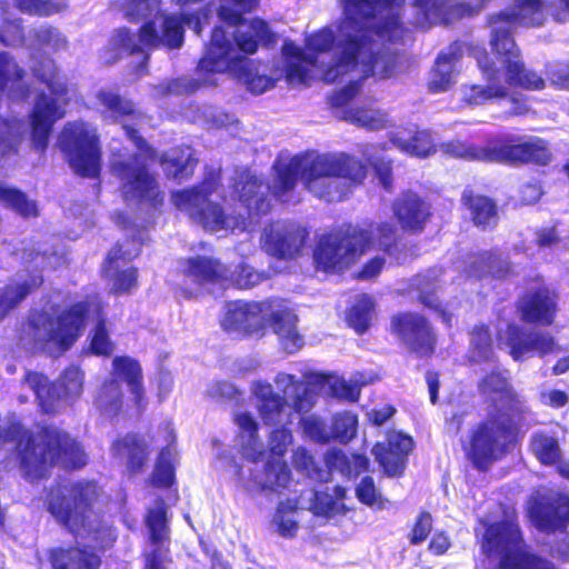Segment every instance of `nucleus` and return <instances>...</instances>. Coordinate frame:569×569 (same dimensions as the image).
I'll use <instances>...</instances> for the list:
<instances>
[{"instance_id": "nucleus-1", "label": "nucleus", "mask_w": 569, "mask_h": 569, "mask_svg": "<svg viewBox=\"0 0 569 569\" xmlns=\"http://www.w3.org/2000/svg\"><path fill=\"white\" fill-rule=\"evenodd\" d=\"M407 0L399 7L378 8L376 18L355 17L341 20L338 26L336 59L321 70L326 83H335L343 76L360 69L363 78H391L399 64V53L387 48H376L375 36L382 42L397 44L403 41L408 31L402 12Z\"/></svg>"}, {"instance_id": "nucleus-2", "label": "nucleus", "mask_w": 569, "mask_h": 569, "mask_svg": "<svg viewBox=\"0 0 569 569\" xmlns=\"http://www.w3.org/2000/svg\"><path fill=\"white\" fill-rule=\"evenodd\" d=\"M483 396H497L509 412L495 409L476 422L468 431L461 448L466 460L479 472H487L493 463L506 458L520 446L523 410L518 393L509 379L499 370H491L478 382Z\"/></svg>"}, {"instance_id": "nucleus-3", "label": "nucleus", "mask_w": 569, "mask_h": 569, "mask_svg": "<svg viewBox=\"0 0 569 569\" xmlns=\"http://www.w3.org/2000/svg\"><path fill=\"white\" fill-rule=\"evenodd\" d=\"M368 172L367 161L345 151L296 154L287 163L274 166L272 193L282 199L295 190L300 179L318 200L343 202L365 183Z\"/></svg>"}, {"instance_id": "nucleus-4", "label": "nucleus", "mask_w": 569, "mask_h": 569, "mask_svg": "<svg viewBox=\"0 0 569 569\" xmlns=\"http://www.w3.org/2000/svg\"><path fill=\"white\" fill-rule=\"evenodd\" d=\"M14 443L18 468L29 482L47 480L52 469L77 471L88 463L82 443L69 431L53 423L26 429L19 422L0 425V447Z\"/></svg>"}, {"instance_id": "nucleus-5", "label": "nucleus", "mask_w": 569, "mask_h": 569, "mask_svg": "<svg viewBox=\"0 0 569 569\" xmlns=\"http://www.w3.org/2000/svg\"><path fill=\"white\" fill-rule=\"evenodd\" d=\"M546 8L545 0H511L507 9L491 13L487 18L490 48L501 60L506 82L510 87L530 91L542 90L546 87L541 76L526 68L515 40L517 26L538 28L545 23Z\"/></svg>"}, {"instance_id": "nucleus-6", "label": "nucleus", "mask_w": 569, "mask_h": 569, "mask_svg": "<svg viewBox=\"0 0 569 569\" xmlns=\"http://www.w3.org/2000/svg\"><path fill=\"white\" fill-rule=\"evenodd\" d=\"M371 243V231L351 222L325 231L317 236L312 248L315 269L342 274L361 259Z\"/></svg>"}, {"instance_id": "nucleus-7", "label": "nucleus", "mask_w": 569, "mask_h": 569, "mask_svg": "<svg viewBox=\"0 0 569 569\" xmlns=\"http://www.w3.org/2000/svg\"><path fill=\"white\" fill-rule=\"evenodd\" d=\"M91 311L97 322L90 336L89 351L98 357L112 355L114 343L109 336L104 303L97 295L70 305L57 317V329L50 332L49 339L54 341L61 352L69 350L79 339Z\"/></svg>"}, {"instance_id": "nucleus-8", "label": "nucleus", "mask_w": 569, "mask_h": 569, "mask_svg": "<svg viewBox=\"0 0 569 569\" xmlns=\"http://www.w3.org/2000/svg\"><path fill=\"white\" fill-rule=\"evenodd\" d=\"M103 490L94 479H78L50 490L47 509L73 536L89 528Z\"/></svg>"}, {"instance_id": "nucleus-9", "label": "nucleus", "mask_w": 569, "mask_h": 569, "mask_svg": "<svg viewBox=\"0 0 569 569\" xmlns=\"http://www.w3.org/2000/svg\"><path fill=\"white\" fill-rule=\"evenodd\" d=\"M523 543L520 525L512 518L487 526L482 536L481 551L487 558L505 552L498 561L497 569H561L548 557L520 548Z\"/></svg>"}, {"instance_id": "nucleus-10", "label": "nucleus", "mask_w": 569, "mask_h": 569, "mask_svg": "<svg viewBox=\"0 0 569 569\" xmlns=\"http://www.w3.org/2000/svg\"><path fill=\"white\" fill-rule=\"evenodd\" d=\"M221 170L210 168L197 184L172 191L171 201L176 208L186 211L206 230L220 231L234 228L239 224L238 219L227 214L220 203L209 200L221 186Z\"/></svg>"}, {"instance_id": "nucleus-11", "label": "nucleus", "mask_w": 569, "mask_h": 569, "mask_svg": "<svg viewBox=\"0 0 569 569\" xmlns=\"http://www.w3.org/2000/svg\"><path fill=\"white\" fill-rule=\"evenodd\" d=\"M58 147L76 174L99 178L102 149L97 127L82 119L66 122L59 134Z\"/></svg>"}, {"instance_id": "nucleus-12", "label": "nucleus", "mask_w": 569, "mask_h": 569, "mask_svg": "<svg viewBox=\"0 0 569 569\" xmlns=\"http://www.w3.org/2000/svg\"><path fill=\"white\" fill-rule=\"evenodd\" d=\"M112 378L101 385L96 402L98 408L109 416H118L122 410L123 395L120 382L128 385L133 402L139 410L147 405L143 388V375L140 362L129 356H116L112 360Z\"/></svg>"}, {"instance_id": "nucleus-13", "label": "nucleus", "mask_w": 569, "mask_h": 569, "mask_svg": "<svg viewBox=\"0 0 569 569\" xmlns=\"http://www.w3.org/2000/svg\"><path fill=\"white\" fill-rule=\"evenodd\" d=\"M112 174L120 181V191L124 201L147 204L160 209L164 204V192L160 188L157 174L150 171L138 153L128 159L111 163Z\"/></svg>"}, {"instance_id": "nucleus-14", "label": "nucleus", "mask_w": 569, "mask_h": 569, "mask_svg": "<svg viewBox=\"0 0 569 569\" xmlns=\"http://www.w3.org/2000/svg\"><path fill=\"white\" fill-rule=\"evenodd\" d=\"M233 46L227 38L221 26H216L210 36L203 57L199 60L198 69L203 73L234 72L244 77L250 91L262 93L268 89L270 81L264 77L250 78V68L247 59L241 56H232Z\"/></svg>"}, {"instance_id": "nucleus-15", "label": "nucleus", "mask_w": 569, "mask_h": 569, "mask_svg": "<svg viewBox=\"0 0 569 569\" xmlns=\"http://www.w3.org/2000/svg\"><path fill=\"white\" fill-rule=\"evenodd\" d=\"M176 273L174 288L184 299L197 297L207 286L228 280V267L220 259L206 254L181 258Z\"/></svg>"}, {"instance_id": "nucleus-16", "label": "nucleus", "mask_w": 569, "mask_h": 569, "mask_svg": "<svg viewBox=\"0 0 569 569\" xmlns=\"http://www.w3.org/2000/svg\"><path fill=\"white\" fill-rule=\"evenodd\" d=\"M552 158L549 143L540 137L522 139L509 134L493 136L492 163L547 167Z\"/></svg>"}, {"instance_id": "nucleus-17", "label": "nucleus", "mask_w": 569, "mask_h": 569, "mask_svg": "<svg viewBox=\"0 0 569 569\" xmlns=\"http://www.w3.org/2000/svg\"><path fill=\"white\" fill-rule=\"evenodd\" d=\"M390 333L418 357L430 358L436 352V329L421 312L406 310L393 313L390 317Z\"/></svg>"}, {"instance_id": "nucleus-18", "label": "nucleus", "mask_w": 569, "mask_h": 569, "mask_svg": "<svg viewBox=\"0 0 569 569\" xmlns=\"http://www.w3.org/2000/svg\"><path fill=\"white\" fill-rule=\"evenodd\" d=\"M97 101L102 107V118L113 123H121L126 137L133 146L148 159L153 160L157 157L156 149L148 143L138 129L126 123V121H136L143 118V112L131 100L118 92L110 90H99L96 94Z\"/></svg>"}, {"instance_id": "nucleus-19", "label": "nucleus", "mask_w": 569, "mask_h": 569, "mask_svg": "<svg viewBox=\"0 0 569 569\" xmlns=\"http://www.w3.org/2000/svg\"><path fill=\"white\" fill-rule=\"evenodd\" d=\"M527 517L543 533L565 532L569 526V495L551 496L539 491L528 498Z\"/></svg>"}, {"instance_id": "nucleus-20", "label": "nucleus", "mask_w": 569, "mask_h": 569, "mask_svg": "<svg viewBox=\"0 0 569 569\" xmlns=\"http://www.w3.org/2000/svg\"><path fill=\"white\" fill-rule=\"evenodd\" d=\"M516 311L527 325L550 327L559 311V295L543 281L526 288L517 298Z\"/></svg>"}, {"instance_id": "nucleus-21", "label": "nucleus", "mask_w": 569, "mask_h": 569, "mask_svg": "<svg viewBox=\"0 0 569 569\" xmlns=\"http://www.w3.org/2000/svg\"><path fill=\"white\" fill-rule=\"evenodd\" d=\"M499 345H505L513 361L521 362L528 355L546 357L561 350L555 337L547 331L527 330L516 322H508L498 333Z\"/></svg>"}, {"instance_id": "nucleus-22", "label": "nucleus", "mask_w": 569, "mask_h": 569, "mask_svg": "<svg viewBox=\"0 0 569 569\" xmlns=\"http://www.w3.org/2000/svg\"><path fill=\"white\" fill-rule=\"evenodd\" d=\"M146 526L152 548L143 553L142 569H167V565L172 562V558L168 511L162 498H158L156 506L148 510Z\"/></svg>"}, {"instance_id": "nucleus-23", "label": "nucleus", "mask_w": 569, "mask_h": 569, "mask_svg": "<svg viewBox=\"0 0 569 569\" xmlns=\"http://www.w3.org/2000/svg\"><path fill=\"white\" fill-rule=\"evenodd\" d=\"M468 52L476 59L482 78L488 82V84H471L467 87L463 94L466 103L469 106H481L493 100L507 98L509 96V90L506 86L499 82V69L490 59L485 47L469 44Z\"/></svg>"}, {"instance_id": "nucleus-24", "label": "nucleus", "mask_w": 569, "mask_h": 569, "mask_svg": "<svg viewBox=\"0 0 569 569\" xmlns=\"http://www.w3.org/2000/svg\"><path fill=\"white\" fill-rule=\"evenodd\" d=\"M415 448L411 436L398 430H388L385 441L373 445L371 452L388 477H402L409 456Z\"/></svg>"}, {"instance_id": "nucleus-25", "label": "nucleus", "mask_w": 569, "mask_h": 569, "mask_svg": "<svg viewBox=\"0 0 569 569\" xmlns=\"http://www.w3.org/2000/svg\"><path fill=\"white\" fill-rule=\"evenodd\" d=\"M231 190L233 200L246 209L249 219L270 212L271 188L266 179L246 170L236 177Z\"/></svg>"}, {"instance_id": "nucleus-26", "label": "nucleus", "mask_w": 569, "mask_h": 569, "mask_svg": "<svg viewBox=\"0 0 569 569\" xmlns=\"http://www.w3.org/2000/svg\"><path fill=\"white\" fill-rule=\"evenodd\" d=\"M309 238L307 227L295 221H277L266 229V250L278 259H293L300 254Z\"/></svg>"}, {"instance_id": "nucleus-27", "label": "nucleus", "mask_w": 569, "mask_h": 569, "mask_svg": "<svg viewBox=\"0 0 569 569\" xmlns=\"http://www.w3.org/2000/svg\"><path fill=\"white\" fill-rule=\"evenodd\" d=\"M66 114L54 97L40 91L29 114L30 137L34 150L44 152L49 146L54 123Z\"/></svg>"}, {"instance_id": "nucleus-28", "label": "nucleus", "mask_w": 569, "mask_h": 569, "mask_svg": "<svg viewBox=\"0 0 569 569\" xmlns=\"http://www.w3.org/2000/svg\"><path fill=\"white\" fill-rule=\"evenodd\" d=\"M391 209L402 231L409 234L422 233L433 216L431 203L412 190L401 192Z\"/></svg>"}, {"instance_id": "nucleus-29", "label": "nucleus", "mask_w": 569, "mask_h": 569, "mask_svg": "<svg viewBox=\"0 0 569 569\" xmlns=\"http://www.w3.org/2000/svg\"><path fill=\"white\" fill-rule=\"evenodd\" d=\"M490 0H475L471 4L453 0H411L412 7L427 20H436L445 26L452 24L463 18L477 16Z\"/></svg>"}, {"instance_id": "nucleus-30", "label": "nucleus", "mask_w": 569, "mask_h": 569, "mask_svg": "<svg viewBox=\"0 0 569 569\" xmlns=\"http://www.w3.org/2000/svg\"><path fill=\"white\" fill-rule=\"evenodd\" d=\"M47 559L51 569H100L102 565L93 547L80 543L51 547Z\"/></svg>"}, {"instance_id": "nucleus-31", "label": "nucleus", "mask_w": 569, "mask_h": 569, "mask_svg": "<svg viewBox=\"0 0 569 569\" xmlns=\"http://www.w3.org/2000/svg\"><path fill=\"white\" fill-rule=\"evenodd\" d=\"M469 44L455 40L448 46L446 51L438 53L427 83L429 92H445L452 86L455 64L461 59L463 50H468Z\"/></svg>"}, {"instance_id": "nucleus-32", "label": "nucleus", "mask_w": 569, "mask_h": 569, "mask_svg": "<svg viewBox=\"0 0 569 569\" xmlns=\"http://www.w3.org/2000/svg\"><path fill=\"white\" fill-rule=\"evenodd\" d=\"M26 71L7 51L0 52V97L12 101H28L32 94L31 86L23 81Z\"/></svg>"}, {"instance_id": "nucleus-33", "label": "nucleus", "mask_w": 569, "mask_h": 569, "mask_svg": "<svg viewBox=\"0 0 569 569\" xmlns=\"http://www.w3.org/2000/svg\"><path fill=\"white\" fill-rule=\"evenodd\" d=\"M112 451L116 456L126 458L127 472L130 476L143 471L149 460V445L144 437L138 432H127L112 442Z\"/></svg>"}, {"instance_id": "nucleus-34", "label": "nucleus", "mask_w": 569, "mask_h": 569, "mask_svg": "<svg viewBox=\"0 0 569 569\" xmlns=\"http://www.w3.org/2000/svg\"><path fill=\"white\" fill-rule=\"evenodd\" d=\"M461 204L469 212L470 220L477 228L486 231L497 227L499 210L493 198L467 188L461 193Z\"/></svg>"}, {"instance_id": "nucleus-35", "label": "nucleus", "mask_w": 569, "mask_h": 569, "mask_svg": "<svg viewBox=\"0 0 569 569\" xmlns=\"http://www.w3.org/2000/svg\"><path fill=\"white\" fill-rule=\"evenodd\" d=\"M258 401L257 411L264 426H279L288 419V401L276 392L270 383L259 386L254 391Z\"/></svg>"}, {"instance_id": "nucleus-36", "label": "nucleus", "mask_w": 569, "mask_h": 569, "mask_svg": "<svg viewBox=\"0 0 569 569\" xmlns=\"http://www.w3.org/2000/svg\"><path fill=\"white\" fill-rule=\"evenodd\" d=\"M166 178L182 181L191 178L198 164V159L188 147L177 146L162 152L158 159Z\"/></svg>"}, {"instance_id": "nucleus-37", "label": "nucleus", "mask_w": 569, "mask_h": 569, "mask_svg": "<svg viewBox=\"0 0 569 569\" xmlns=\"http://www.w3.org/2000/svg\"><path fill=\"white\" fill-rule=\"evenodd\" d=\"M44 282L41 272L30 273L28 278L21 282L8 283L0 288V322L3 321L9 313L17 309L20 303L30 295L39 290Z\"/></svg>"}, {"instance_id": "nucleus-38", "label": "nucleus", "mask_w": 569, "mask_h": 569, "mask_svg": "<svg viewBox=\"0 0 569 569\" xmlns=\"http://www.w3.org/2000/svg\"><path fill=\"white\" fill-rule=\"evenodd\" d=\"M30 389L34 392L41 411L46 415L57 412V403L66 399L62 389L58 382H51L48 377L39 371L27 370L23 376Z\"/></svg>"}, {"instance_id": "nucleus-39", "label": "nucleus", "mask_w": 569, "mask_h": 569, "mask_svg": "<svg viewBox=\"0 0 569 569\" xmlns=\"http://www.w3.org/2000/svg\"><path fill=\"white\" fill-rule=\"evenodd\" d=\"M282 53L286 58L284 73L289 82L309 86L310 71L308 66L317 67L318 58L308 54L305 49L293 42H284Z\"/></svg>"}, {"instance_id": "nucleus-40", "label": "nucleus", "mask_w": 569, "mask_h": 569, "mask_svg": "<svg viewBox=\"0 0 569 569\" xmlns=\"http://www.w3.org/2000/svg\"><path fill=\"white\" fill-rule=\"evenodd\" d=\"M438 150L448 158L492 163L493 136L489 137L483 146L453 139L441 142Z\"/></svg>"}, {"instance_id": "nucleus-41", "label": "nucleus", "mask_w": 569, "mask_h": 569, "mask_svg": "<svg viewBox=\"0 0 569 569\" xmlns=\"http://www.w3.org/2000/svg\"><path fill=\"white\" fill-rule=\"evenodd\" d=\"M233 39L238 49L246 54L256 53L259 43L270 48L277 42V36L268 22L259 18H254L248 23L247 31H237Z\"/></svg>"}, {"instance_id": "nucleus-42", "label": "nucleus", "mask_w": 569, "mask_h": 569, "mask_svg": "<svg viewBox=\"0 0 569 569\" xmlns=\"http://www.w3.org/2000/svg\"><path fill=\"white\" fill-rule=\"evenodd\" d=\"M528 448L541 466L551 467L562 459L558 438L546 430L533 431L530 435Z\"/></svg>"}, {"instance_id": "nucleus-43", "label": "nucleus", "mask_w": 569, "mask_h": 569, "mask_svg": "<svg viewBox=\"0 0 569 569\" xmlns=\"http://www.w3.org/2000/svg\"><path fill=\"white\" fill-rule=\"evenodd\" d=\"M329 470H337L345 476L360 475L369 470L370 461L363 453L348 456L341 449H330L325 455Z\"/></svg>"}, {"instance_id": "nucleus-44", "label": "nucleus", "mask_w": 569, "mask_h": 569, "mask_svg": "<svg viewBox=\"0 0 569 569\" xmlns=\"http://www.w3.org/2000/svg\"><path fill=\"white\" fill-rule=\"evenodd\" d=\"M24 136V121L17 117H0V158L17 156Z\"/></svg>"}, {"instance_id": "nucleus-45", "label": "nucleus", "mask_w": 569, "mask_h": 569, "mask_svg": "<svg viewBox=\"0 0 569 569\" xmlns=\"http://www.w3.org/2000/svg\"><path fill=\"white\" fill-rule=\"evenodd\" d=\"M0 203L23 219L39 216L37 201L30 199L24 191L14 187H7L0 183Z\"/></svg>"}, {"instance_id": "nucleus-46", "label": "nucleus", "mask_w": 569, "mask_h": 569, "mask_svg": "<svg viewBox=\"0 0 569 569\" xmlns=\"http://www.w3.org/2000/svg\"><path fill=\"white\" fill-rule=\"evenodd\" d=\"M142 250V242L136 238H127L123 241H117L108 251L103 259L101 270L104 276H109L111 270H116L120 262L129 263L138 258Z\"/></svg>"}, {"instance_id": "nucleus-47", "label": "nucleus", "mask_w": 569, "mask_h": 569, "mask_svg": "<svg viewBox=\"0 0 569 569\" xmlns=\"http://www.w3.org/2000/svg\"><path fill=\"white\" fill-rule=\"evenodd\" d=\"M32 77L40 83L44 84L54 96L67 93L66 84L57 81L58 68L56 61L46 54L39 56L32 61L30 68Z\"/></svg>"}, {"instance_id": "nucleus-48", "label": "nucleus", "mask_w": 569, "mask_h": 569, "mask_svg": "<svg viewBox=\"0 0 569 569\" xmlns=\"http://www.w3.org/2000/svg\"><path fill=\"white\" fill-rule=\"evenodd\" d=\"M440 289V280L430 274H419L411 283V290L416 293V301L429 311L437 309L442 303L439 297Z\"/></svg>"}, {"instance_id": "nucleus-49", "label": "nucleus", "mask_w": 569, "mask_h": 569, "mask_svg": "<svg viewBox=\"0 0 569 569\" xmlns=\"http://www.w3.org/2000/svg\"><path fill=\"white\" fill-rule=\"evenodd\" d=\"M257 307L250 302L233 301L227 305L222 327L228 331L246 330L257 317Z\"/></svg>"}, {"instance_id": "nucleus-50", "label": "nucleus", "mask_w": 569, "mask_h": 569, "mask_svg": "<svg viewBox=\"0 0 569 569\" xmlns=\"http://www.w3.org/2000/svg\"><path fill=\"white\" fill-rule=\"evenodd\" d=\"M403 0H340L342 19L349 20L355 17L377 18L378 8L399 7Z\"/></svg>"}, {"instance_id": "nucleus-51", "label": "nucleus", "mask_w": 569, "mask_h": 569, "mask_svg": "<svg viewBox=\"0 0 569 569\" xmlns=\"http://www.w3.org/2000/svg\"><path fill=\"white\" fill-rule=\"evenodd\" d=\"M372 233V244L390 257H397L402 251L397 227L389 221L379 222L376 228L369 229Z\"/></svg>"}, {"instance_id": "nucleus-52", "label": "nucleus", "mask_w": 569, "mask_h": 569, "mask_svg": "<svg viewBox=\"0 0 569 569\" xmlns=\"http://www.w3.org/2000/svg\"><path fill=\"white\" fill-rule=\"evenodd\" d=\"M14 8L32 17H51L68 9L67 0H13Z\"/></svg>"}, {"instance_id": "nucleus-53", "label": "nucleus", "mask_w": 569, "mask_h": 569, "mask_svg": "<svg viewBox=\"0 0 569 569\" xmlns=\"http://www.w3.org/2000/svg\"><path fill=\"white\" fill-rule=\"evenodd\" d=\"M298 510L297 500L287 499L284 501H280L277 506L273 521L277 526V531L283 538H293L296 537L299 525L298 521L293 519L295 513Z\"/></svg>"}, {"instance_id": "nucleus-54", "label": "nucleus", "mask_w": 569, "mask_h": 569, "mask_svg": "<svg viewBox=\"0 0 569 569\" xmlns=\"http://www.w3.org/2000/svg\"><path fill=\"white\" fill-rule=\"evenodd\" d=\"M270 278L268 271H258L248 263L240 262L231 272L228 270V280L240 290L251 289Z\"/></svg>"}, {"instance_id": "nucleus-55", "label": "nucleus", "mask_w": 569, "mask_h": 569, "mask_svg": "<svg viewBox=\"0 0 569 569\" xmlns=\"http://www.w3.org/2000/svg\"><path fill=\"white\" fill-rule=\"evenodd\" d=\"M357 429V415L349 411H342L332 416L329 433L331 436V440L346 445L356 437Z\"/></svg>"}, {"instance_id": "nucleus-56", "label": "nucleus", "mask_w": 569, "mask_h": 569, "mask_svg": "<svg viewBox=\"0 0 569 569\" xmlns=\"http://www.w3.org/2000/svg\"><path fill=\"white\" fill-rule=\"evenodd\" d=\"M345 119L369 130H379L386 127L385 113L366 107L345 110Z\"/></svg>"}, {"instance_id": "nucleus-57", "label": "nucleus", "mask_w": 569, "mask_h": 569, "mask_svg": "<svg viewBox=\"0 0 569 569\" xmlns=\"http://www.w3.org/2000/svg\"><path fill=\"white\" fill-rule=\"evenodd\" d=\"M170 450L164 447L160 450L150 478L152 486L157 488H170L176 482L174 466L169 459Z\"/></svg>"}, {"instance_id": "nucleus-58", "label": "nucleus", "mask_w": 569, "mask_h": 569, "mask_svg": "<svg viewBox=\"0 0 569 569\" xmlns=\"http://www.w3.org/2000/svg\"><path fill=\"white\" fill-rule=\"evenodd\" d=\"M402 149L418 158H427L438 151V147L426 130L415 131L407 140L402 142Z\"/></svg>"}, {"instance_id": "nucleus-59", "label": "nucleus", "mask_w": 569, "mask_h": 569, "mask_svg": "<svg viewBox=\"0 0 569 569\" xmlns=\"http://www.w3.org/2000/svg\"><path fill=\"white\" fill-rule=\"evenodd\" d=\"M184 29L182 20L174 14H164L161 23L162 46L172 50L183 44Z\"/></svg>"}, {"instance_id": "nucleus-60", "label": "nucleus", "mask_w": 569, "mask_h": 569, "mask_svg": "<svg viewBox=\"0 0 569 569\" xmlns=\"http://www.w3.org/2000/svg\"><path fill=\"white\" fill-rule=\"evenodd\" d=\"M471 350L482 361H488L493 356V341L491 330L487 323L473 326L471 332Z\"/></svg>"}, {"instance_id": "nucleus-61", "label": "nucleus", "mask_w": 569, "mask_h": 569, "mask_svg": "<svg viewBox=\"0 0 569 569\" xmlns=\"http://www.w3.org/2000/svg\"><path fill=\"white\" fill-rule=\"evenodd\" d=\"M373 303L369 297H365L355 303L347 313V322L358 335H363L370 327V315Z\"/></svg>"}, {"instance_id": "nucleus-62", "label": "nucleus", "mask_w": 569, "mask_h": 569, "mask_svg": "<svg viewBox=\"0 0 569 569\" xmlns=\"http://www.w3.org/2000/svg\"><path fill=\"white\" fill-rule=\"evenodd\" d=\"M471 268L480 273H488L492 277H503L510 272V266L492 251H482L477 254Z\"/></svg>"}, {"instance_id": "nucleus-63", "label": "nucleus", "mask_w": 569, "mask_h": 569, "mask_svg": "<svg viewBox=\"0 0 569 569\" xmlns=\"http://www.w3.org/2000/svg\"><path fill=\"white\" fill-rule=\"evenodd\" d=\"M84 373L79 366L71 365L67 367L57 381L63 391L66 399L79 397L83 390Z\"/></svg>"}, {"instance_id": "nucleus-64", "label": "nucleus", "mask_w": 569, "mask_h": 569, "mask_svg": "<svg viewBox=\"0 0 569 569\" xmlns=\"http://www.w3.org/2000/svg\"><path fill=\"white\" fill-rule=\"evenodd\" d=\"M266 482L272 490L286 488L291 481V471L283 460L271 459L264 465Z\"/></svg>"}]
</instances>
